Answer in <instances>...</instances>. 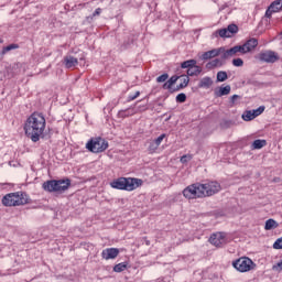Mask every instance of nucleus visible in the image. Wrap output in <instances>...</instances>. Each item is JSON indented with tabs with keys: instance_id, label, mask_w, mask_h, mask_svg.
I'll use <instances>...</instances> for the list:
<instances>
[{
	"instance_id": "f257e3e1",
	"label": "nucleus",
	"mask_w": 282,
	"mask_h": 282,
	"mask_svg": "<svg viewBox=\"0 0 282 282\" xmlns=\"http://www.w3.org/2000/svg\"><path fill=\"white\" fill-rule=\"evenodd\" d=\"M45 116L41 112H33L24 123V132L26 138L32 142H39L43 138L45 131Z\"/></svg>"
},
{
	"instance_id": "f03ea898",
	"label": "nucleus",
	"mask_w": 282,
	"mask_h": 282,
	"mask_svg": "<svg viewBox=\"0 0 282 282\" xmlns=\"http://www.w3.org/2000/svg\"><path fill=\"white\" fill-rule=\"evenodd\" d=\"M144 184L142 178H133V177H119L110 182L111 188H116L117 191H135V188H140Z\"/></svg>"
},
{
	"instance_id": "7ed1b4c3",
	"label": "nucleus",
	"mask_w": 282,
	"mask_h": 282,
	"mask_svg": "<svg viewBox=\"0 0 282 282\" xmlns=\"http://www.w3.org/2000/svg\"><path fill=\"white\" fill-rule=\"evenodd\" d=\"M72 186V180H50L42 184L43 191L46 193H65Z\"/></svg>"
},
{
	"instance_id": "20e7f679",
	"label": "nucleus",
	"mask_w": 282,
	"mask_h": 282,
	"mask_svg": "<svg viewBox=\"0 0 282 282\" xmlns=\"http://www.w3.org/2000/svg\"><path fill=\"white\" fill-rule=\"evenodd\" d=\"M28 194L23 192L10 193L3 196V206H25L29 204Z\"/></svg>"
},
{
	"instance_id": "39448f33",
	"label": "nucleus",
	"mask_w": 282,
	"mask_h": 282,
	"mask_svg": "<svg viewBox=\"0 0 282 282\" xmlns=\"http://www.w3.org/2000/svg\"><path fill=\"white\" fill-rule=\"evenodd\" d=\"M232 267L238 272H250V270H254V268H257V263L248 257H241L232 261Z\"/></svg>"
},
{
	"instance_id": "423d86ee",
	"label": "nucleus",
	"mask_w": 282,
	"mask_h": 282,
	"mask_svg": "<svg viewBox=\"0 0 282 282\" xmlns=\"http://www.w3.org/2000/svg\"><path fill=\"white\" fill-rule=\"evenodd\" d=\"M86 149L90 153H102L109 149V143L102 138L91 139L86 143Z\"/></svg>"
},
{
	"instance_id": "0eeeda50",
	"label": "nucleus",
	"mask_w": 282,
	"mask_h": 282,
	"mask_svg": "<svg viewBox=\"0 0 282 282\" xmlns=\"http://www.w3.org/2000/svg\"><path fill=\"white\" fill-rule=\"evenodd\" d=\"M183 195L184 197H186V199H197V198L204 197V192L202 191V184L196 183L187 186L183 191Z\"/></svg>"
},
{
	"instance_id": "6e6552de",
	"label": "nucleus",
	"mask_w": 282,
	"mask_h": 282,
	"mask_svg": "<svg viewBox=\"0 0 282 282\" xmlns=\"http://www.w3.org/2000/svg\"><path fill=\"white\" fill-rule=\"evenodd\" d=\"M200 189L203 192V197H213V195H217V193L221 191V185L214 181L206 184H200Z\"/></svg>"
},
{
	"instance_id": "1a4fd4ad",
	"label": "nucleus",
	"mask_w": 282,
	"mask_h": 282,
	"mask_svg": "<svg viewBox=\"0 0 282 282\" xmlns=\"http://www.w3.org/2000/svg\"><path fill=\"white\" fill-rule=\"evenodd\" d=\"M258 58L262 63H276L279 55L273 51H262L259 53Z\"/></svg>"
},
{
	"instance_id": "9d476101",
	"label": "nucleus",
	"mask_w": 282,
	"mask_h": 282,
	"mask_svg": "<svg viewBox=\"0 0 282 282\" xmlns=\"http://www.w3.org/2000/svg\"><path fill=\"white\" fill-rule=\"evenodd\" d=\"M209 243H212V246H215L216 248H221V246L226 243V234L224 232L213 234L209 238Z\"/></svg>"
},
{
	"instance_id": "9b49d317",
	"label": "nucleus",
	"mask_w": 282,
	"mask_h": 282,
	"mask_svg": "<svg viewBox=\"0 0 282 282\" xmlns=\"http://www.w3.org/2000/svg\"><path fill=\"white\" fill-rule=\"evenodd\" d=\"M224 52V47L214 48L207 52H204L199 58L200 61H210V58H217Z\"/></svg>"
},
{
	"instance_id": "f8f14e48",
	"label": "nucleus",
	"mask_w": 282,
	"mask_h": 282,
	"mask_svg": "<svg viewBox=\"0 0 282 282\" xmlns=\"http://www.w3.org/2000/svg\"><path fill=\"white\" fill-rule=\"evenodd\" d=\"M120 254V249L118 248H107L101 252L102 259L109 261V259H116Z\"/></svg>"
},
{
	"instance_id": "ddd939ff",
	"label": "nucleus",
	"mask_w": 282,
	"mask_h": 282,
	"mask_svg": "<svg viewBox=\"0 0 282 282\" xmlns=\"http://www.w3.org/2000/svg\"><path fill=\"white\" fill-rule=\"evenodd\" d=\"M63 64L65 65L66 69H72L78 65V58L72 55H66L63 59Z\"/></svg>"
},
{
	"instance_id": "4468645a",
	"label": "nucleus",
	"mask_w": 282,
	"mask_h": 282,
	"mask_svg": "<svg viewBox=\"0 0 282 282\" xmlns=\"http://www.w3.org/2000/svg\"><path fill=\"white\" fill-rule=\"evenodd\" d=\"M231 87L230 85L220 86L214 90V95L216 98H221V96H228L230 94Z\"/></svg>"
},
{
	"instance_id": "2eb2a0df",
	"label": "nucleus",
	"mask_w": 282,
	"mask_h": 282,
	"mask_svg": "<svg viewBox=\"0 0 282 282\" xmlns=\"http://www.w3.org/2000/svg\"><path fill=\"white\" fill-rule=\"evenodd\" d=\"M226 65V62L220 58H215L206 64L207 69H215V67H224Z\"/></svg>"
},
{
	"instance_id": "dca6fc26",
	"label": "nucleus",
	"mask_w": 282,
	"mask_h": 282,
	"mask_svg": "<svg viewBox=\"0 0 282 282\" xmlns=\"http://www.w3.org/2000/svg\"><path fill=\"white\" fill-rule=\"evenodd\" d=\"M199 89H210L213 87V78L203 77L198 83Z\"/></svg>"
},
{
	"instance_id": "f3484780",
	"label": "nucleus",
	"mask_w": 282,
	"mask_h": 282,
	"mask_svg": "<svg viewBox=\"0 0 282 282\" xmlns=\"http://www.w3.org/2000/svg\"><path fill=\"white\" fill-rule=\"evenodd\" d=\"M245 50L248 52H252L257 45H259V40L251 37L245 44Z\"/></svg>"
},
{
	"instance_id": "a211bd4d",
	"label": "nucleus",
	"mask_w": 282,
	"mask_h": 282,
	"mask_svg": "<svg viewBox=\"0 0 282 282\" xmlns=\"http://www.w3.org/2000/svg\"><path fill=\"white\" fill-rule=\"evenodd\" d=\"M199 74H202V66L197 64H194L192 68L186 70L187 78H189V76H199Z\"/></svg>"
},
{
	"instance_id": "6ab92c4d",
	"label": "nucleus",
	"mask_w": 282,
	"mask_h": 282,
	"mask_svg": "<svg viewBox=\"0 0 282 282\" xmlns=\"http://www.w3.org/2000/svg\"><path fill=\"white\" fill-rule=\"evenodd\" d=\"M188 83H191V78H188V76H184V83H181L175 88H173V90H171V94H175V91L186 89V87H188Z\"/></svg>"
},
{
	"instance_id": "aec40b11",
	"label": "nucleus",
	"mask_w": 282,
	"mask_h": 282,
	"mask_svg": "<svg viewBox=\"0 0 282 282\" xmlns=\"http://www.w3.org/2000/svg\"><path fill=\"white\" fill-rule=\"evenodd\" d=\"M12 50H19V44H9L8 46H4L0 52V61H3L4 54L12 52Z\"/></svg>"
},
{
	"instance_id": "412c9836",
	"label": "nucleus",
	"mask_w": 282,
	"mask_h": 282,
	"mask_svg": "<svg viewBox=\"0 0 282 282\" xmlns=\"http://www.w3.org/2000/svg\"><path fill=\"white\" fill-rule=\"evenodd\" d=\"M213 36H215V39H217V37H219L220 36V39H230V34H228V31H227V29L225 28V29H219V30H217L216 32H214L213 33Z\"/></svg>"
},
{
	"instance_id": "4be33fe9",
	"label": "nucleus",
	"mask_w": 282,
	"mask_h": 282,
	"mask_svg": "<svg viewBox=\"0 0 282 282\" xmlns=\"http://www.w3.org/2000/svg\"><path fill=\"white\" fill-rule=\"evenodd\" d=\"M197 65V59H187L181 63L182 69H191L192 67H195Z\"/></svg>"
},
{
	"instance_id": "5701e85b",
	"label": "nucleus",
	"mask_w": 282,
	"mask_h": 282,
	"mask_svg": "<svg viewBox=\"0 0 282 282\" xmlns=\"http://www.w3.org/2000/svg\"><path fill=\"white\" fill-rule=\"evenodd\" d=\"M274 228H279V223L272 218L268 219L264 225V230H274Z\"/></svg>"
},
{
	"instance_id": "b1692460",
	"label": "nucleus",
	"mask_w": 282,
	"mask_h": 282,
	"mask_svg": "<svg viewBox=\"0 0 282 282\" xmlns=\"http://www.w3.org/2000/svg\"><path fill=\"white\" fill-rule=\"evenodd\" d=\"M217 83H226L228 80V73L226 70H219L216 75Z\"/></svg>"
},
{
	"instance_id": "393cba45",
	"label": "nucleus",
	"mask_w": 282,
	"mask_h": 282,
	"mask_svg": "<svg viewBox=\"0 0 282 282\" xmlns=\"http://www.w3.org/2000/svg\"><path fill=\"white\" fill-rule=\"evenodd\" d=\"M265 144H268V141L257 139L252 142L251 149H263V147H265Z\"/></svg>"
},
{
	"instance_id": "a878e982",
	"label": "nucleus",
	"mask_w": 282,
	"mask_h": 282,
	"mask_svg": "<svg viewBox=\"0 0 282 282\" xmlns=\"http://www.w3.org/2000/svg\"><path fill=\"white\" fill-rule=\"evenodd\" d=\"M254 115L252 112V110H246L243 113H242V120H245V122H250L252 120H254Z\"/></svg>"
},
{
	"instance_id": "bb28decb",
	"label": "nucleus",
	"mask_w": 282,
	"mask_h": 282,
	"mask_svg": "<svg viewBox=\"0 0 282 282\" xmlns=\"http://www.w3.org/2000/svg\"><path fill=\"white\" fill-rule=\"evenodd\" d=\"M269 7H271L273 12H280L282 10V0H275Z\"/></svg>"
},
{
	"instance_id": "cd10ccee",
	"label": "nucleus",
	"mask_w": 282,
	"mask_h": 282,
	"mask_svg": "<svg viewBox=\"0 0 282 282\" xmlns=\"http://www.w3.org/2000/svg\"><path fill=\"white\" fill-rule=\"evenodd\" d=\"M226 30L227 34H230V36H232V34H237L239 32V26H237V24H229Z\"/></svg>"
},
{
	"instance_id": "c85d7f7f",
	"label": "nucleus",
	"mask_w": 282,
	"mask_h": 282,
	"mask_svg": "<svg viewBox=\"0 0 282 282\" xmlns=\"http://www.w3.org/2000/svg\"><path fill=\"white\" fill-rule=\"evenodd\" d=\"M127 262L118 263L113 267V272H124V270H127Z\"/></svg>"
},
{
	"instance_id": "c756f323",
	"label": "nucleus",
	"mask_w": 282,
	"mask_h": 282,
	"mask_svg": "<svg viewBox=\"0 0 282 282\" xmlns=\"http://www.w3.org/2000/svg\"><path fill=\"white\" fill-rule=\"evenodd\" d=\"M263 111H265V106H260L259 108L251 110L254 118H259Z\"/></svg>"
},
{
	"instance_id": "7c9ffc66",
	"label": "nucleus",
	"mask_w": 282,
	"mask_h": 282,
	"mask_svg": "<svg viewBox=\"0 0 282 282\" xmlns=\"http://www.w3.org/2000/svg\"><path fill=\"white\" fill-rule=\"evenodd\" d=\"M159 148H160V145H156L155 141H150V144L148 147V151L150 153H155V151H158Z\"/></svg>"
},
{
	"instance_id": "2f4dec72",
	"label": "nucleus",
	"mask_w": 282,
	"mask_h": 282,
	"mask_svg": "<svg viewBox=\"0 0 282 282\" xmlns=\"http://www.w3.org/2000/svg\"><path fill=\"white\" fill-rule=\"evenodd\" d=\"M235 47H236L237 54H248V51L246 50L245 44L236 45Z\"/></svg>"
},
{
	"instance_id": "473e14b6",
	"label": "nucleus",
	"mask_w": 282,
	"mask_h": 282,
	"mask_svg": "<svg viewBox=\"0 0 282 282\" xmlns=\"http://www.w3.org/2000/svg\"><path fill=\"white\" fill-rule=\"evenodd\" d=\"M234 67H243V59L238 57L232 59Z\"/></svg>"
},
{
	"instance_id": "72a5a7b5",
	"label": "nucleus",
	"mask_w": 282,
	"mask_h": 282,
	"mask_svg": "<svg viewBox=\"0 0 282 282\" xmlns=\"http://www.w3.org/2000/svg\"><path fill=\"white\" fill-rule=\"evenodd\" d=\"M169 80V74L164 73L156 78V83H166Z\"/></svg>"
},
{
	"instance_id": "f704fd0d",
	"label": "nucleus",
	"mask_w": 282,
	"mask_h": 282,
	"mask_svg": "<svg viewBox=\"0 0 282 282\" xmlns=\"http://www.w3.org/2000/svg\"><path fill=\"white\" fill-rule=\"evenodd\" d=\"M274 250H282V237L278 238L275 242L273 243Z\"/></svg>"
},
{
	"instance_id": "c9c22d12",
	"label": "nucleus",
	"mask_w": 282,
	"mask_h": 282,
	"mask_svg": "<svg viewBox=\"0 0 282 282\" xmlns=\"http://www.w3.org/2000/svg\"><path fill=\"white\" fill-rule=\"evenodd\" d=\"M221 54V56H220V61H227V58H230V54L228 53V50H226L225 47H224V52H221L220 53Z\"/></svg>"
},
{
	"instance_id": "e433bc0d",
	"label": "nucleus",
	"mask_w": 282,
	"mask_h": 282,
	"mask_svg": "<svg viewBox=\"0 0 282 282\" xmlns=\"http://www.w3.org/2000/svg\"><path fill=\"white\" fill-rule=\"evenodd\" d=\"M164 138H166V134L163 133V134L159 135L156 139H154L153 141L156 145L160 147V144H162V142L164 141Z\"/></svg>"
},
{
	"instance_id": "4c0bfd02",
	"label": "nucleus",
	"mask_w": 282,
	"mask_h": 282,
	"mask_svg": "<svg viewBox=\"0 0 282 282\" xmlns=\"http://www.w3.org/2000/svg\"><path fill=\"white\" fill-rule=\"evenodd\" d=\"M185 100H186V94L181 93V94H178V95L176 96V102L182 104V102H184Z\"/></svg>"
},
{
	"instance_id": "58836bf2",
	"label": "nucleus",
	"mask_w": 282,
	"mask_h": 282,
	"mask_svg": "<svg viewBox=\"0 0 282 282\" xmlns=\"http://www.w3.org/2000/svg\"><path fill=\"white\" fill-rule=\"evenodd\" d=\"M227 54H229V57H230V58H232V56H237V54H238V53H237V47L234 46V47L227 50Z\"/></svg>"
},
{
	"instance_id": "ea45409f",
	"label": "nucleus",
	"mask_w": 282,
	"mask_h": 282,
	"mask_svg": "<svg viewBox=\"0 0 282 282\" xmlns=\"http://www.w3.org/2000/svg\"><path fill=\"white\" fill-rule=\"evenodd\" d=\"M191 160H193V156L185 154L181 158V163L186 164V162H191Z\"/></svg>"
},
{
	"instance_id": "a19ab883",
	"label": "nucleus",
	"mask_w": 282,
	"mask_h": 282,
	"mask_svg": "<svg viewBox=\"0 0 282 282\" xmlns=\"http://www.w3.org/2000/svg\"><path fill=\"white\" fill-rule=\"evenodd\" d=\"M177 80H180V76L173 75L167 82L173 87V85H175V83H177Z\"/></svg>"
},
{
	"instance_id": "79ce46f5",
	"label": "nucleus",
	"mask_w": 282,
	"mask_h": 282,
	"mask_svg": "<svg viewBox=\"0 0 282 282\" xmlns=\"http://www.w3.org/2000/svg\"><path fill=\"white\" fill-rule=\"evenodd\" d=\"M221 127H223V129H230V127H232V121L225 120L221 122Z\"/></svg>"
},
{
	"instance_id": "37998d69",
	"label": "nucleus",
	"mask_w": 282,
	"mask_h": 282,
	"mask_svg": "<svg viewBox=\"0 0 282 282\" xmlns=\"http://www.w3.org/2000/svg\"><path fill=\"white\" fill-rule=\"evenodd\" d=\"M272 270H274L275 272H281V270H282V260L280 262H278L276 264H274L272 267Z\"/></svg>"
},
{
	"instance_id": "c03bdc74",
	"label": "nucleus",
	"mask_w": 282,
	"mask_h": 282,
	"mask_svg": "<svg viewBox=\"0 0 282 282\" xmlns=\"http://www.w3.org/2000/svg\"><path fill=\"white\" fill-rule=\"evenodd\" d=\"M272 14H274V9H271V7H269L265 11L267 19H271Z\"/></svg>"
},
{
	"instance_id": "a18cd8bd",
	"label": "nucleus",
	"mask_w": 282,
	"mask_h": 282,
	"mask_svg": "<svg viewBox=\"0 0 282 282\" xmlns=\"http://www.w3.org/2000/svg\"><path fill=\"white\" fill-rule=\"evenodd\" d=\"M140 96V91H135L134 95H130L128 96V102H131L132 100H135V98H138Z\"/></svg>"
},
{
	"instance_id": "49530a36",
	"label": "nucleus",
	"mask_w": 282,
	"mask_h": 282,
	"mask_svg": "<svg viewBox=\"0 0 282 282\" xmlns=\"http://www.w3.org/2000/svg\"><path fill=\"white\" fill-rule=\"evenodd\" d=\"M128 111H129V109L120 110L118 112L119 118H129V115H127Z\"/></svg>"
},
{
	"instance_id": "de8ad7c7",
	"label": "nucleus",
	"mask_w": 282,
	"mask_h": 282,
	"mask_svg": "<svg viewBox=\"0 0 282 282\" xmlns=\"http://www.w3.org/2000/svg\"><path fill=\"white\" fill-rule=\"evenodd\" d=\"M162 87L163 89H169L170 94L173 91V86L169 82H165Z\"/></svg>"
},
{
	"instance_id": "09e8293b",
	"label": "nucleus",
	"mask_w": 282,
	"mask_h": 282,
	"mask_svg": "<svg viewBox=\"0 0 282 282\" xmlns=\"http://www.w3.org/2000/svg\"><path fill=\"white\" fill-rule=\"evenodd\" d=\"M237 99H239V95H234V96H231V97H230V102H231V105H235V101H236Z\"/></svg>"
},
{
	"instance_id": "8fccbe9b",
	"label": "nucleus",
	"mask_w": 282,
	"mask_h": 282,
	"mask_svg": "<svg viewBox=\"0 0 282 282\" xmlns=\"http://www.w3.org/2000/svg\"><path fill=\"white\" fill-rule=\"evenodd\" d=\"M100 12H102V9L98 8L95 10V12L93 13V17H98V14H100Z\"/></svg>"
},
{
	"instance_id": "3c124183",
	"label": "nucleus",
	"mask_w": 282,
	"mask_h": 282,
	"mask_svg": "<svg viewBox=\"0 0 282 282\" xmlns=\"http://www.w3.org/2000/svg\"><path fill=\"white\" fill-rule=\"evenodd\" d=\"M133 113H135V111H133V110H131V109H128V112H126V115H128V117H129V116H133Z\"/></svg>"
},
{
	"instance_id": "603ef678",
	"label": "nucleus",
	"mask_w": 282,
	"mask_h": 282,
	"mask_svg": "<svg viewBox=\"0 0 282 282\" xmlns=\"http://www.w3.org/2000/svg\"><path fill=\"white\" fill-rule=\"evenodd\" d=\"M184 76H188V75H181V76H180L182 83H184Z\"/></svg>"
},
{
	"instance_id": "864d4df0",
	"label": "nucleus",
	"mask_w": 282,
	"mask_h": 282,
	"mask_svg": "<svg viewBox=\"0 0 282 282\" xmlns=\"http://www.w3.org/2000/svg\"><path fill=\"white\" fill-rule=\"evenodd\" d=\"M150 245V242L149 241H147V246H149Z\"/></svg>"
},
{
	"instance_id": "5fc2aeb1",
	"label": "nucleus",
	"mask_w": 282,
	"mask_h": 282,
	"mask_svg": "<svg viewBox=\"0 0 282 282\" xmlns=\"http://www.w3.org/2000/svg\"><path fill=\"white\" fill-rule=\"evenodd\" d=\"M281 35H282V31H281Z\"/></svg>"
}]
</instances>
